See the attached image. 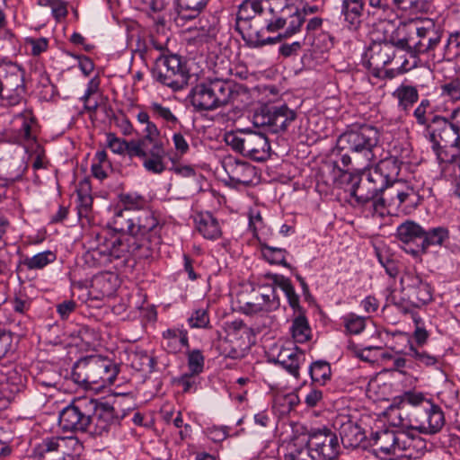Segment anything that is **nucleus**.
Returning <instances> with one entry per match:
<instances>
[{
	"label": "nucleus",
	"instance_id": "393cba45",
	"mask_svg": "<svg viewBox=\"0 0 460 460\" xmlns=\"http://www.w3.org/2000/svg\"><path fill=\"white\" fill-rule=\"evenodd\" d=\"M400 169L398 159L395 156H388L378 161L371 172H376L383 179V184L389 188L394 183L401 182L396 180Z\"/></svg>",
	"mask_w": 460,
	"mask_h": 460
},
{
	"label": "nucleus",
	"instance_id": "338daca9",
	"mask_svg": "<svg viewBox=\"0 0 460 460\" xmlns=\"http://www.w3.org/2000/svg\"><path fill=\"white\" fill-rule=\"evenodd\" d=\"M410 355L413 357L416 360H418L420 363L430 367L434 366L438 363V358L435 356H432L425 351H419L412 346L410 348Z\"/></svg>",
	"mask_w": 460,
	"mask_h": 460
},
{
	"label": "nucleus",
	"instance_id": "79ce46f5",
	"mask_svg": "<svg viewBox=\"0 0 460 460\" xmlns=\"http://www.w3.org/2000/svg\"><path fill=\"white\" fill-rule=\"evenodd\" d=\"M199 36L206 40H213L219 31V20L215 15L202 16L199 21Z\"/></svg>",
	"mask_w": 460,
	"mask_h": 460
},
{
	"label": "nucleus",
	"instance_id": "69168bd1",
	"mask_svg": "<svg viewBox=\"0 0 460 460\" xmlns=\"http://www.w3.org/2000/svg\"><path fill=\"white\" fill-rule=\"evenodd\" d=\"M429 28L422 27V28L417 29V35L420 38V40L414 45L413 57H415L416 54L428 52V47L426 46V44L428 43V39L429 36Z\"/></svg>",
	"mask_w": 460,
	"mask_h": 460
},
{
	"label": "nucleus",
	"instance_id": "7c9ffc66",
	"mask_svg": "<svg viewBox=\"0 0 460 460\" xmlns=\"http://www.w3.org/2000/svg\"><path fill=\"white\" fill-rule=\"evenodd\" d=\"M407 431H401L399 454L405 452L408 457L418 458L426 449V441L419 436Z\"/></svg>",
	"mask_w": 460,
	"mask_h": 460
},
{
	"label": "nucleus",
	"instance_id": "bb28decb",
	"mask_svg": "<svg viewBox=\"0 0 460 460\" xmlns=\"http://www.w3.org/2000/svg\"><path fill=\"white\" fill-rule=\"evenodd\" d=\"M365 0H342L341 14L350 30H358L362 22Z\"/></svg>",
	"mask_w": 460,
	"mask_h": 460
},
{
	"label": "nucleus",
	"instance_id": "f03ea898",
	"mask_svg": "<svg viewBox=\"0 0 460 460\" xmlns=\"http://www.w3.org/2000/svg\"><path fill=\"white\" fill-rule=\"evenodd\" d=\"M379 140L378 129L364 124L341 134L337 140V147L350 153L355 163L367 169L377 160Z\"/></svg>",
	"mask_w": 460,
	"mask_h": 460
},
{
	"label": "nucleus",
	"instance_id": "8fccbe9b",
	"mask_svg": "<svg viewBox=\"0 0 460 460\" xmlns=\"http://www.w3.org/2000/svg\"><path fill=\"white\" fill-rule=\"evenodd\" d=\"M430 101L429 99H422L420 104L413 111V117L415 118L417 124L424 128V134L427 132V128L429 127L430 122L429 121V119L427 117V114L429 113V111H430Z\"/></svg>",
	"mask_w": 460,
	"mask_h": 460
},
{
	"label": "nucleus",
	"instance_id": "b1692460",
	"mask_svg": "<svg viewBox=\"0 0 460 460\" xmlns=\"http://www.w3.org/2000/svg\"><path fill=\"white\" fill-rule=\"evenodd\" d=\"M2 82L4 92L3 95L4 104L8 106L19 104L25 91L22 75L20 73L10 74Z\"/></svg>",
	"mask_w": 460,
	"mask_h": 460
},
{
	"label": "nucleus",
	"instance_id": "9b49d317",
	"mask_svg": "<svg viewBox=\"0 0 460 460\" xmlns=\"http://www.w3.org/2000/svg\"><path fill=\"white\" fill-rule=\"evenodd\" d=\"M341 182L349 185L345 190L355 198L358 204L367 205L368 202L379 196L387 188L383 184V179L376 173L369 172L364 179L349 172H342Z\"/></svg>",
	"mask_w": 460,
	"mask_h": 460
},
{
	"label": "nucleus",
	"instance_id": "774afa93",
	"mask_svg": "<svg viewBox=\"0 0 460 460\" xmlns=\"http://www.w3.org/2000/svg\"><path fill=\"white\" fill-rule=\"evenodd\" d=\"M314 451L310 449V446L296 450L291 455V460H320L314 456Z\"/></svg>",
	"mask_w": 460,
	"mask_h": 460
},
{
	"label": "nucleus",
	"instance_id": "473e14b6",
	"mask_svg": "<svg viewBox=\"0 0 460 460\" xmlns=\"http://www.w3.org/2000/svg\"><path fill=\"white\" fill-rule=\"evenodd\" d=\"M449 230L445 226H437L424 230L422 239L419 246L426 252L430 246H442L449 240Z\"/></svg>",
	"mask_w": 460,
	"mask_h": 460
},
{
	"label": "nucleus",
	"instance_id": "ea45409f",
	"mask_svg": "<svg viewBox=\"0 0 460 460\" xmlns=\"http://www.w3.org/2000/svg\"><path fill=\"white\" fill-rule=\"evenodd\" d=\"M146 109L155 119H162L169 127L175 126L179 122L178 118L172 113L171 109L158 102H151Z\"/></svg>",
	"mask_w": 460,
	"mask_h": 460
},
{
	"label": "nucleus",
	"instance_id": "5701e85b",
	"mask_svg": "<svg viewBox=\"0 0 460 460\" xmlns=\"http://www.w3.org/2000/svg\"><path fill=\"white\" fill-rule=\"evenodd\" d=\"M401 440V431H394L393 429H381L372 433L371 441L372 446L376 450L387 456V455H399V446Z\"/></svg>",
	"mask_w": 460,
	"mask_h": 460
},
{
	"label": "nucleus",
	"instance_id": "3c124183",
	"mask_svg": "<svg viewBox=\"0 0 460 460\" xmlns=\"http://www.w3.org/2000/svg\"><path fill=\"white\" fill-rule=\"evenodd\" d=\"M344 327L350 334H358L365 328L366 319L354 314H349L342 317Z\"/></svg>",
	"mask_w": 460,
	"mask_h": 460
},
{
	"label": "nucleus",
	"instance_id": "13d9d810",
	"mask_svg": "<svg viewBox=\"0 0 460 460\" xmlns=\"http://www.w3.org/2000/svg\"><path fill=\"white\" fill-rule=\"evenodd\" d=\"M169 40V34L164 31V28L162 33L157 30L155 33L150 35L151 47L159 51L161 53L160 55L165 54V51H167Z\"/></svg>",
	"mask_w": 460,
	"mask_h": 460
},
{
	"label": "nucleus",
	"instance_id": "4be33fe9",
	"mask_svg": "<svg viewBox=\"0 0 460 460\" xmlns=\"http://www.w3.org/2000/svg\"><path fill=\"white\" fill-rule=\"evenodd\" d=\"M341 443L345 447L356 448L361 446L366 439L364 430L348 416H341L335 420Z\"/></svg>",
	"mask_w": 460,
	"mask_h": 460
},
{
	"label": "nucleus",
	"instance_id": "de8ad7c7",
	"mask_svg": "<svg viewBox=\"0 0 460 460\" xmlns=\"http://www.w3.org/2000/svg\"><path fill=\"white\" fill-rule=\"evenodd\" d=\"M460 153L454 151L449 158L447 156V153L444 150H440L437 153L438 158L446 163V169L452 172L455 178H460Z\"/></svg>",
	"mask_w": 460,
	"mask_h": 460
},
{
	"label": "nucleus",
	"instance_id": "49530a36",
	"mask_svg": "<svg viewBox=\"0 0 460 460\" xmlns=\"http://www.w3.org/2000/svg\"><path fill=\"white\" fill-rule=\"evenodd\" d=\"M132 366L138 371L152 373L155 370L156 360L146 352H139L135 354Z\"/></svg>",
	"mask_w": 460,
	"mask_h": 460
},
{
	"label": "nucleus",
	"instance_id": "603ef678",
	"mask_svg": "<svg viewBox=\"0 0 460 460\" xmlns=\"http://www.w3.org/2000/svg\"><path fill=\"white\" fill-rule=\"evenodd\" d=\"M188 357V367L192 374L199 375L203 371L204 368V356L199 349H188L187 351Z\"/></svg>",
	"mask_w": 460,
	"mask_h": 460
},
{
	"label": "nucleus",
	"instance_id": "58836bf2",
	"mask_svg": "<svg viewBox=\"0 0 460 460\" xmlns=\"http://www.w3.org/2000/svg\"><path fill=\"white\" fill-rule=\"evenodd\" d=\"M290 331L296 342L304 343L310 339L311 329L306 317L301 313L293 320Z\"/></svg>",
	"mask_w": 460,
	"mask_h": 460
},
{
	"label": "nucleus",
	"instance_id": "6e6d98bb",
	"mask_svg": "<svg viewBox=\"0 0 460 460\" xmlns=\"http://www.w3.org/2000/svg\"><path fill=\"white\" fill-rule=\"evenodd\" d=\"M188 323L191 328H209V315L205 309H197L188 318Z\"/></svg>",
	"mask_w": 460,
	"mask_h": 460
},
{
	"label": "nucleus",
	"instance_id": "4468645a",
	"mask_svg": "<svg viewBox=\"0 0 460 460\" xmlns=\"http://www.w3.org/2000/svg\"><path fill=\"white\" fill-rule=\"evenodd\" d=\"M296 118V112L286 104L263 107L254 114L253 124L265 128L271 133H279L285 131Z\"/></svg>",
	"mask_w": 460,
	"mask_h": 460
},
{
	"label": "nucleus",
	"instance_id": "c9c22d12",
	"mask_svg": "<svg viewBox=\"0 0 460 460\" xmlns=\"http://www.w3.org/2000/svg\"><path fill=\"white\" fill-rule=\"evenodd\" d=\"M393 96L398 101V107L403 111H408L419 99V93L416 87L411 85H400Z\"/></svg>",
	"mask_w": 460,
	"mask_h": 460
},
{
	"label": "nucleus",
	"instance_id": "864d4df0",
	"mask_svg": "<svg viewBox=\"0 0 460 460\" xmlns=\"http://www.w3.org/2000/svg\"><path fill=\"white\" fill-rule=\"evenodd\" d=\"M268 291L269 293H261L256 298L262 303L266 312H271L279 308V299L276 296V288L274 286L269 285Z\"/></svg>",
	"mask_w": 460,
	"mask_h": 460
},
{
	"label": "nucleus",
	"instance_id": "dca6fc26",
	"mask_svg": "<svg viewBox=\"0 0 460 460\" xmlns=\"http://www.w3.org/2000/svg\"><path fill=\"white\" fill-rule=\"evenodd\" d=\"M402 291L414 307H421L433 299V288L426 279L414 272H405L401 277Z\"/></svg>",
	"mask_w": 460,
	"mask_h": 460
},
{
	"label": "nucleus",
	"instance_id": "4c0bfd02",
	"mask_svg": "<svg viewBox=\"0 0 460 460\" xmlns=\"http://www.w3.org/2000/svg\"><path fill=\"white\" fill-rule=\"evenodd\" d=\"M397 237L404 243L421 242L424 229L413 221H406L397 227Z\"/></svg>",
	"mask_w": 460,
	"mask_h": 460
},
{
	"label": "nucleus",
	"instance_id": "72a5a7b5",
	"mask_svg": "<svg viewBox=\"0 0 460 460\" xmlns=\"http://www.w3.org/2000/svg\"><path fill=\"white\" fill-rule=\"evenodd\" d=\"M178 19L193 20L202 13L210 0H177Z\"/></svg>",
	"mask_w": 460,
	"mask_h": 460
},
{
	"label": "nucleus",
	"instance_id": "a19ab883",
	"mask_svg": "<svg viewBox=\"0 0 460 460\" xmlns=\"http://www.w3.org/2000/svg\"><path fill=\"white\" fill-rule=\"evenodd\" d=\"M261 251L262 257L270 264L282 265L286 268H290L286 261L287 250L278 247L268 245L267 243H261Z\"/></svg>",
	"mask_w": 460,
	"mask_h": 460
},
{
	"label": "nucleus",
	"instance_id": "a18cd8bd",
	"mask_svg": "<svg viewBox=\"0 0 460 460\" xmlns=\"http://www.w3.org/2000/svg\"><path fill=\"white\" fill-rule=\"evenodd\" d=\"M56 260V254L51 251H46L43 252L37 253L36 255L26 258L23 261V264L29 270H41L48 264L53 262Z\"/></svg>",
	"mask_w": 460,
	"mask_h": 460
},
{
	"label": "nucleus",
	"instance_id": "6ab92c4d",
	"mask_svg": "<svg viewBox=\"0 0 460 460\" xmlns=\"http://www.w3.org/2000/svg\"><path fill=\"white\" fill-rule=\"evenodd\" d=\"M93 414L91 416L89 433L102 436L107 433L113 426L118 424V417L112 406L108 403L99 402L93 399Z\"/></svg>",
	"mask_w": 460,
	"mask_h": 460
},
{
	"label": "nucleus",
	"instance_id": "4d7b16f0",
	"mask_svg": "<svg viewBox=\"0 0 460 460\" xmlns=\"http://www.w3.org/2000/svg\"><path fill=\"white\" fill-rule=\"evenodd\" d=\"M150 146L145 143L143 140H130L128 143L126 154L130 157H138L143 160L145 156H146V151L148 150Z\"/></svg>",
	"mask_w": 460,
	"mask_h": 460
},
{
	"label": "nucleus",
	"instance_id": "c03bdc74",
	"mask_svg": "<svg viewBox=\"0 0 460 460\" xmlns=\"http://www.w3.org/2000/svg\"><path fill=\"white\" fill-rule=\"evenodd\" d=\"M226 331L227 337L230 339L243 340L247 338L250 340L252 331L242 320H234L226 323Z\"/></svg>",
	"mask_w": 460,
	"mask_h": 460
},
{
	"label": "nucleus",
	"instance_id": "f704fd0d",
	"mask_svg": "<svg viewBox=\"0 0 460 460\" xmlns=\"http://www.w3.org/2000/svg\"><path fill=\"white\" fill-rule=\"evenodd\" d=\"M266 278L283 290L292 309L295 312L301 313L302 308L299 304V296L296 293L291 281L284 276L278 274H267Z\"/></svg>",
	"mask_w": 460,
	"mask_h": 460
},
{
	"label": "nucleus",
	"instance_id": "bf43d9fd",
	"mask_svg": "<svg viewBox=\"0 0 460 460\" xmlns=\"http://www.w3.org/2000/svg\"><path fill=\"white\" fill-rule=\"evenodd\" d=\"M106 143L107 146L114 153L118 155L125 154L128 141L118 137L114 133H106Z\"/></svg>",
	"mask_w": 460,
	"mask_h": 460
},
{
	"label": "nucleus",
	"instance_id": "f257e3e1",
	"mask_svg": "<svg viewBox=\"0 0 460 460\" xmlns=\"http://www.w3.org/2000/svg\"><path fill=\"white\" fill-rule=\"evenodd\" d=\"M244 93V87L234 81L220 78L207 79L192 88L190 102L199 111H214L234 103Z\"/></svg>",
	"mask_w": 460,
	"mask_h": 460
},
{
	"label": "nucleus",
	"instance_id": "052dcab7",
	"mask_svg": "<svg viewBox=\"0 0 460 460\" xmlns=\"http://www.w3.org/2000/svg\"><path fill=\"white\" fill-rule=\"evenodd\" d=\"M144 133V137L140 139L146 143L148 146H154L155 144H164L159 139L160 130L154 122L150 121L147 124H146Z\"/></svg>",
	"mask_w": 460,
	"mask_h": 460
},
{
	"label": "nucleus",
	"instance_id": "c85d7f7f",
	"mask_svg": "<svg viewBox=\"0 0 460 460\" xmlns=\"http://www.w3.org/2000/svg\"><path fill=\"white\" fill-rule=\"evenodd\" d=\"M256 21L254 22L252 17H243L242 10L236 18L235 29L242 35L243 39L247 44L253 48H259L261 44L260 40V31L256 28Z\"/></svg>",
	"mask_w": 460,
	"mask_h": 460
},
{
	"label": "nucleus",
	"instance_id": "a878e982",
	"mask_svg": "<svg viewBox=\"0 0 460 460\" xmlns=\"http://www.w3.org/2000/svg\"><path fill=\"white\" fill-rule=\"evenodd\" d=\"M305 360V352L297 347L285 348L278 356V362L296 378L299 377V367Z\"/></svg>",
	"mask_w": 460,
	"mask_h": 460
},
{
	"label": "nucleus",
	"instance_id": "cd10ccee",
	"mask_svg": "<svg viewBox=\"0 0 460 460\" xmlns=\"http://www.w3.org/2000/svg\"><path fill=\"white\" fill-rule=\"evenodd\" d=\"M165 149L164 144L150 146L146 156L143 158V167L149 172L161 174L166 168Z\"/></svg>",
	"mask_w": 460,
	"mask_h": 460
},
{
	"label": "nucleus",
	"instance_id": "ddd939ff",
	"mask_svg": "<svg viewBox=\"0 0 460 460\" xmlns=\"http://www.w3.org/2000/svg\"><path fill=\"white\" fill-rule=\"evenodd\" d=\"M424 136L432 142L437 153L443 147L460 153V134L449 116H433Z\"/></svg>",
	"mask_w": 460,
	"mask_h": 460
},
{
	"label": "nucleus",
	"instance_id": "37998d69",
	"mask_svg": "<svg viewBox=\"0 0 460 460\" xmlns=\"http://www.w3.org/2000/svg\"><path fill=\"white\" fill-rule=\"evenodd\" d=\"M309 373L314 383L324 385L331 377V367L326 361H316L311 364Z\"/></svg>",
	"mask_w": 460,
	"mask_h": 460
},
{
	"label": "nucleus",
	"instance_id": "9d476101",
	"mask_svg": "<svg viewBox=\"0 0 460 460\" xmlns=\"http://www.w3.org/2000/svg\"><path fill=\"white\" fill-rule=\"evenodd\" d=\"M93 399L78 397L65 407L58 416L59 427L64 431L89 432L91 416L93 414Z\"/></svg>",
	"mask_w": 460,
	"mask_h": 460
},
{
	"label": "nucleus",
	"instance_id": "0eeeda50",
	"mask_svg": "<svg viewBox=\"0 0 460 460\" xmlns=\"http://www.w3.org/2000/svg\"><path fill=\"white\" fill-rule=\"evenodd\" d=\"M393 424L402 429L417 430L421 434L433 435L445 425L442 409L433 402H427L423 409L411 411V414L400 416V420H392Z\"/></svg>",
	"mask_w": 460,
	"mask_h": 460
},
{
	"label": "nucleus",
	"instance_id": "39448f33",
	"mask_svg": "<svg viewBox=\"0 0 460 460\" xmlns=\"http://www.w3.org/2000/svg\"><path fill=\"white\" fill-rule=\"evenodd\" d=\"M112 225L115 231L127 233L137 239H146L150 247L151 239L157 238L161 229L157 217L149 208L113 217Z\"/></svg>",
	"mask_w": 460,
	"mask_h": 460
},
{
	"label": "nucleus",
	"instance_id": "e433bc0d",
	"mask_svg": "<svg viewBox=\"0 0 460 460\" xmlns=\"http://www.w3.org/2000/svg\"><path fill=\"white\" fill-rule=\"evenodd\" d=\"M120 201L124 208L118 210L114 217H119L125 212L137 213L140 209L148 208L146 198L136 192L122 194L120 196Z\"/></svg>",
	"mask_w": 460,
	"mask_h": 460
},
{
	"label": "nucleus",
	"instance_id": "5fc2aeb1",
	"mask_svg": "<svg viewBox=\"0 0 460 460\" xmlns=\"http://www.w3.org/2000/svg\"><path fill=\"white\" fill-rule=\"evenodd\" d=\"M441 95L453 102L460 100V75L441 85Z\"/></svg>",
	"mask_w": 460,
	"mask_h": 460
},
{
	"label": "nucleus",
	"instance_id": "aec40b11",
	"mask_svg": "<svg viewBox=\"0 0 460 460\" xmlns=\"http://www.w3.org/2000/svg\"><path fill=\"white\" fill-rule=\"evenodd\" d=\"M223 167L229 179L237 184L249 186L252 184L257 178L254 166L233 157L225 159L223 161Z\"/></svg>",
	"mask_w": 460,
	"mask_h": 460
},
{
	"label": "nucleus",
	"instance_id": "6e6552de",
	"mask_svg": "<svg viewBox=\"0 0 460 460\" xmlns=\"http://www.w3.org/2000/svg\"><path fill=\"white\" fill-rule=\"evenodd\" d=\"M152 75L155 80L173 91L183 89L190 79L186 65L177 55H159L155 59Z\"/></svg>",
	"mask_w": 460,
	"mask_h": 460
},
{
	"label": "nucleus",
	"instance_id": "2f4dec72",
	"mask_svg": "<svg viewBox=\"0 0 460 460\" xmlns=\"http://www.w3.org/2000/svg\"><path fill=\"white\" fill-rule=\"evenodd\" d=\"M198 231L207 239H217L221 236L218 221L209 212L200 213L196 217Z\"/></svg>",
	"mask_w": 460,
	"mask_h": 460
},
{
	"label": "nucleus",
	"instance_id": "09e8293b",
	"mask_svg": "<svg viewBox=\"0 0 460 460\" xmlns=\"http://www.w3.org/2000/svg\"><path fill=\"white\" fill-rule=\"evenodd\" d=\"M31 326V319L28 315H18L10 322V335L13 333L17 337H23L28 332Z\"/></svg>",
	"mask_w": 460,
	"mask_h": 460
},
{
	"label": "nucleus",
	"instance_id": "f8f14e48",
	"mask_svg": "<svg viewBox=\"0 0 460 460\" xmlns=\"http://www.w3.org/2000/svg\"><path fill=\"white\" fill-rule=\"evenodd\" d=\"M82 447L73 437H49L35 447L39 460H76Z\"/></svg>",
	"mask_w": 460,
	"mask_h": 460
},
{
	"label": "nucleus",
	"instance_id": "e2e57ef3",
	"mask_svg": "<svg viewBox=\"0 0 460 460\" xmlns=\"http://www.w3.org/2000/svg\"><path fill=\"white\" fill-rule=\"evenodd\" d=\"M460 47V33L451 34L445 45L444 58L451 59L458 54V49Z\"/></svg>",
	"mask_w": 460,
	"mask_h": 460
},
{
	"label": "nucleus",
	"instance_id": "a211bd4d",
	"mask_svg": "<svg viewBox=\"0 0 460 460\" xmlns=\"http://www.w3.org/2000/svg\"><path fill=\"white\" fill-rule=\"evenodd\" d=\"M394 57V45L388 40L373 42L366 52L367 66L373 70V75L376 77H381L383 73L388 74V71L384 69Z\"/></svg>",
	"mask_w": 460,
	"mask_h": 460
},
{
	"label": "nucleus",
	"instance_id": "f3484780",
	"mask_svg": "<svg viewBox=\"0 0 460 460\" xmlns=\"http://www.w3.org/2000/svg\"><path fill=\"white\" fill-rule=\"evenodd\" d=\"M306 443L320 460H335L341 452L338 437L326 428L312 430Z\"/></svg>",
	"mask_w": 460,
	"mask_h": 460
},
{
	"label": "nucleus",
	"instance_id": "423d86ee",
	"mask_svg": "<svg viewBox=\"0 0 460 460\" xmlns=\"http://www.w3.org/2000/svg\"><path fill=\"white\" fill-rule=\"evenodd\" d=\"M421 200L422 197L412 185L397 182L392 184L368 204L373 208L374 214L384 217L389 213L388 208H402L411 210L416 208Z\"/></svg>",
	"mask_w": 460,
	"mask_h": 460
},
{
	"label": "nucleus",
	"instance_id": "c756f323",
	"mask_svg": "<svg viewBox=\"0 0 460 460\" xmlns=\"http://www.w3.org/2000/svg\"><path fill=\"white\" fill-rule=\"evenodd\" d=\"M163 346L170 353L180 352L182 348L189 349L188 332L183 329H167L163 332Z\"/></svg>",
	"mask_w": 460,
	"mask_h": 460
},
{
	"label": "nucleus",
	"instance_id": "20e7f679",
	"mask_svg": "<svg viewBox=\"0 0 460 460\" xmlns=\"http://www.w3.org/2000/svg\"><path fill=\"white\" fill-rule=\"evenodd\" d=\"M98 244L91 246L92 257L100 261V256L108 261L125 258L129 255L137 258H147L151 254V247L146 239H137L130 234L112 236L111 238L96 235Z\"/></svg>",
	"mask_w": 460,
	"mask_h": 460
},
{
	"label": "nucleus",
	"instance_id": "680f3d73",
	"mask_svg": "<svg viewBox=\"0 0 460 460\" xmlns=\"http://www.w3.org/2000/svg\"><path fill=\"white\" fill-rule=\"evenodd\" d=\"M305 21L304 13L299 11L296 12L294 15L290 17L288 26L283 33V37L288 38L298 32Z\"/></svg>",
	"mask_w": 460,
	"mask_h": 460
},
{
	"label": "nucleus",
	"instance_id": "1a4fd4ad",
	"mask_svg": "<svg viewBox=\"0 0 460 460\" xmlns=\"http://www.w3.org/2000/svg\"><path fill=\"white\" fill-rule=\"evenodd\" d=\"M226 143L234 151L254 161L262 162L270 155V145L264 134L254 131L229 132Z\"/></svg>",
	"mask_w": 460,
	"mask_h": 460
},
{
	"label": "nucleus",
	"instance_id": "0e129e2a",
	"mask_svg": "<svg viewBox=\"0 0 460 460\" xmlns=\"http://www.w3.org/2000/svg\"><path fill=\"white\" fill-rule=\"evenodd\" d=\"M196 374H184L176 380V384L182 388L183 393H194L198 387Z\"/></svg>",
	"mask_w": 460,
	"mask_h": 460
},
{
	"label": "nucleus",
	"instance_id": "7ed1b4c3",
	"mask_svg": "<svg viewBox=\"0 0 460 460\" xmlns=\"http://www.w3.org/2000/svg\"><path fill=\"white\" fill-rule=\"evenodd\" d=\"M118 373L119 367L111 359L93 355L75 363L71 378L79 385L98 390L113 385Z\"/></svg>",
	"mask_w": 460,
	"mask_h": 460
},
{
	"label": "nucleus",
	"instance_id": "2eb2a0df",
	"mask_svg": "<svg viewBox=\"0 0 460 460\" xmlns=\"http://www.w3.org/2000/svg\"><path fill=\"white\" fill-rule=\"evenodd\" d=\"M420 0H368V15L379 21H392L420 7Z\"/></svg>",
	"mask_w": 460,
	"mask_h": 460
},
{
	"label": "nucleus",
	"instance_id": "412c9836",
	"mask_svg": "<svg viewBox=\"0 0 460 460\" xmlns=\"http://www.w3.org/2000/svg\"><path fill=\"white\" fill-rule=\"evenodd\" d=\"M427 402L431 401L420 392L408 391L402 395L395 396L392 407H396L397 411H393V420H400V416L411 414V411L416 409H423Z\"/></svg>",
	"mask_w": 460,
	"mask_h": 460
}]
</instances>
